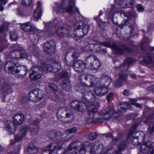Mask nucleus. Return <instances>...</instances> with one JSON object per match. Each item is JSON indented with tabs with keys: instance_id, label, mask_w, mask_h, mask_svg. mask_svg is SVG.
Masks as SVG:
<instances>
[{
	"instance_id": "nucleus-1",
	"label": "nucleus",
	"mask_w": 154,
	"mask_h": 154,
	"mask_svg": "<svg viewBox=\"0 0 154 154\" xmlns=\"http://www.w3.org/2000/svg\"><path fill=\"white\" fill-rule=\"evenodd\" d=\"M60 24L57 19H54L53 23L48 22L45 25L47 28L46 33L51 35L56 33L57 35L60 38H66L70 35L73 26L72 21H69L63 26L59 27L56 29L57 24Z\"/></svg>"
},
{
	"instance_id": "nucleus-2",
	"label": "nucleus",
	"mask_w": 154,
	"mask_h": 154,
	"mask_svg": "<svg viewBox=\"0 0 154 154\" xmlns=\"http://www.w3.org/2000/svg\"><path fill=\"white\" fill-rule=\"evenodd\" d=\"M54 10L56 14L61 13L63 11L69 14L79 13V9L75 6L74 0H63L61 5L54 7Z\"/></svg>"
},
{
	"instance_id": "nucleus-3",
	"label": "nucleus",
	"mask_w": 154,
	"mask_h": 154,
	"mask_svg": "<svg viewBox=\"0 0 154 154\" xmlns=\"http://www.w3.org/2000/svg\"><path fill=\"white\" fill-rule=\"evenodd\" d=\"M102 45L103 46L111 48L112 50L116 52L119 54H122L124 51L131 52V50L129 47H128L125 45H123L121 46H116L115 44H112L110 42H100L97 40L93 41L92 43H89L90 50H92L94 49V47L98 45Z\"/></svg>"
},
{
	"instance_id": "nucleus-4",
	"label": "nucleus",
	"mask_w": 154,
	"mask_h": 154,
	"mask_svg": "<svg viewBox=\"0 0 154 154\" xmlns=\"http://www.w3.org/2000/svg\"><path fill=\"white\" fill-rule=\"evenodd\" d=\"M39 127L38 124H35L30 126H24L20 130L18 134L15 135V139L11 141L10 144L13 145L16 142L21 141L26 135L27 131L31 132L32 134H36L38 132Z\"/></svg>"
},
{
	"instance_id": "nucleus-5",
	"label": "nucleus",
	"mask_w": 154,
	"mask_h": 154,
	"mask_svg": "<svg viewBox=\"0 0 154 154\" xmlns=\"http://www.w3.org/2000/svg\"><path fill=\"white\" fill-rule=\"evenodd\" d=\"M76 91L82 94V97L88 102L94 100L95 96L90 89L87 85L84 84H78L75 87Z\"/></svg>"
},
{
	"instance_id": "nucleus-6",
	"label": "nucleus",
	"mask_w": 154,
	"mask_h": 154,
	"mask_svg": "<svg viewBox=\"0 0 154 154\" xmlns=\"http://www.w3.org/2000/svg\"><path fill=\"white\" fill-rule=\"evenodd\" d=\"M138 126V125L136 123L133 125L131 127L130 131L127 137V140H130L131 143H133L134 145H138L140 143V138L139 137V134H140V137H142L143 140L144 139L145 136L143 132H139L137 133L136 136V137L134 136V134L135 133V130Z\"/></svg>"
},
{
	"instance_id": "nucleus-7",
	"label": "nucleus",
	"mask_w": 154,
	"mask_h": 154,
	"mask_svg": "<svg viewBox=\"0 0 154 154\" xmlns=\"http://www.w3.org/2000/svg\"><path fill=\"white\" fill-rule=\"evenodd\" d=\"M8 31V28L7 24L3 23L0 27V52L8 45L6 38V35Z\"/></svg>"
},
{
	"instance_id": "nucleus-8",
	"label": "nucleus",
	"mask_w": 154,
	"mask_h": 154,
	"mask_svg": "<svg viewBox=\"0 0 154 154\" xmlns=\"http://www.w3.org/2000/svg\"><path fill=\"white\" fill-rule=\"evenodd\" d=\"M45 66L41 67L38 66H33L30 69L29 71L30 78L33 80H37L40 78L42 76L43 72H46L44 71V69Z\"/></svg>"
},
{
	"instance_id": "nucleus-9",
	"label": "nucleus",
	"mask_w": 154,
	"mask_h": 154,
	"mask_svg": "<svg viewBox=\"0 0 154 154\" xmlns=\"http://www.w3.org/2000/svg\"><path fill=\"white\" fill-rule=\"evenodd\" d=\"M44 96V93L41 89L36 88L31 91L29 94L30 100L35 102L42 100Z\"/></svg>"
},
{
	"instance_id": "nucleus-10",
	"label": "nucleus",
	"mask_w": 154,
	"mask_h": 154,
	"mask_svg": "<svg viewBox=\"0 0 154 154\" xmlns=\"http://www.w3.org/2000/svg\"><path fill=\"white\" fill-rule=\"evenodd\" d=\"M85 63L86 67L92 70L97 69L100 66V61L95 60L94 56L92 55H89L87 57Z\"/></svg>"
},
{
	"instance_id": "nucleus-11",
	"label": "nucleus",
	"mask_w": 154,
	"mask_h": 154,
	"mask_svg": "<svg viewBox=\"0 0 154 154\" xmlns=\"http://www.w3.org/2000/svg\"><path fill=\"white\" fill-rule=\"evenodd\" d=\"M50 60H48L46 63H42V67L45 66V68L44 69V71L45 72L53 71L54 72H58L60 69L61 66L60 63H53V65L51 66Z\"/></svg>"
},
{
	"instance_id": "nucleus-12",
	"label": "nucleus",
	"mask_w": 154,
	"mask_h": 154,
	"mask_svg": "<svg viewBox=\"0 0 154 154\" xmlns=\"http://www.w3.org/2000/svg\"><path fill=\"white\" fill-rule=\"evenodd\" d=\"M125 17H126L127 20L125 21V24L128 25L131 29H133L135 25V18L137 15L135 12L131 11L127 14H124Z\"/></svg>"
},
{
	"instance_id": "nucleus-13",
	"label": "nucleus",
	"mask_w": 154,
	"mask_h": 154,
	"mask_svg": "<svg viewBox=\"0 0 154 154\" xmlns=\"http://www.w3.org/2000/svg\"><path fill=\"white\" fill-rule=\"evenodd\" d=\"M44 49L46 54H53L56 49V42L54 40L47 41L44 44Z\"/></svg>"
},
{
	"instance_id": "nucleus-14",
	"label": "nucleus",
	"mask_w": 154,
	"mask_h": 154,
	"mask_svg": "<svg viewBox=\"0 0 154 154\" xmlns=\"http://www.w3.org/2000/svg\"><path fill=\"white\" fill-rule=\"evenodd\" d=\"M14 52H12L13 57L15 59H22L26 58L28 57V55L25 51L20 52L22 50V48L18 45L14 46Z\"/></svg>"
},
{
	"instance_id": "nucleus-15",
	"label": "nucleus",
	"mask_w": 154,
	"mask_h": 154,
	"mask_svg": "<svg viewBox=\"0 0 154 154\" xmlns=\"http://www.w3.org/2000/svg\"><path fill=\"white\" fill-rule=\"evenodd\" d=\"M86 103V106L84 107H86L88 110V115L91 114L92 116L89 117L88 119V122L90 123L94 122V113L97 112L98 111V108L97 107L94 105H90V103L88 102L85 103Z\"/></svg>"
},
{
	"instance_id": "nucleus-16",
	"label": "nucleus",
	"mask_w": 154,
	"mask_h": 154,
	"mask_svg": "<svg viewBox=\"0 0 154 154\" xmlns=\"http://www.w3.org/2000/svg\"><path fill=\"white\" fill-rule=\"evenodd\" d=\"M87 148H89V152L92 153H97V151H101L103 149V144L100 141H97L91 143Z\"/></svg>"
},
{
	"instance_id": "nucleus-17",
	"label": "nucleus",
	"mask_w": 154,
	"mask_h": 154,
	"mask_svg": "<svg viewBox=\"0 0 154 154\" xmlns=\"http://www.w3.org/2000/svg\"><path fill=\"white\" fill-rule=\"evenodd\" d=\"M18 67L15 65L14 63L11 61H9L6 64L4 69L7 70L8 69V72L10 73L15 74L19 72L20 70L18 69Z\"/></svg>"
},
{
	"instance_id": "nucleus-18",
	"label": "nucleus",
	"mask_w": 154,
	"mask_h": 154,
	"mask_svg": "<svg viewBox=\"0 0 154 154\" xmlns=\"http://www.w3.org/2000/svg\"><path fill=\"white\" fill-rule=\"evenodd\" d=\"M73 28L75 30H78L81 28L82 29L83 33L84 35H85L88 32L90 26L88 24L84 23L82 21H80L74 24Z\"/></svg>"
},
{
	"instance_id": "nucleus-19",
	"label": "nucleus",
	"mask_w": 154,
	"mask_h": 154,
	"mask_svg": "<svg viewBox=\"0 0 154 154\" xmlns=\"http://www.w3.org/2000/svg\"><path fill=\"white\" fill-rule=\"evenodd\" d=\"M72 113L69 111H66L65 108H62L59 109L57 112V116L58 119L62 121V119L64 118H69L70 117Z\"/></svg>"
},
{
	"instance_id": "nucleus-20",
	"label": "nucleus",
	"mask_w": 154,
	"mask_h": 154,
	"mask_svg": "<svg viewBox=\"0 0 154 154\" xmlns=\"http://www.w3.org/2000/svg\"><path fill=\"white\" fill-rule=\"evenodd\" d=\"M86 64L82 61L79 60L75 61L73 64V67L75 71L80 72H83L86 67Z\"/></svg>"
},
{
	"instance_id": "nucleus-21",
	"label": "nucleus",
	"mask_w": 154,
	"mask_h": 154,
	"mask_svg": "<svg viewBox=\"0 0 154 154\" xmlns=\"http://www.w3.org/2000/svg\"><path fill=\"white\" fill-rule=\"evenodd\" d=\"M86 103L83 101L79 102L78 101H74L71 102L70 106L71 108L75 110L82 111L84 110V106H86Z\"/></svg>"
},
{
	"instance_id": "nucleus-22",
	"label": "nucleus",
	"mask_w": 154,
	"mask_h": 154,
	"mask_svg": "<svg viewBox=\"0 0 154 154\" xmlns=\"http://www.w3.org/2000/svg\"><path fill=\"white\" fill-rule=\"evenodd\" d=\"M140 149L143 153L148 154L151 150L154 149V142L151 143L149 141H147L141 146Z\"/></svg>"
},
{
	"instance_id": "nucleus-23",
	"label": "nucleus",
	"mask_w": 154,
	"mask_h": 154,
	"mask_svg": "<svg viewBox=\"0 0 154 154\" xmlns=\"http://www.w3.org/2000/svg\"><path fill=\"white\" fill-rule=\"evenodd\" d=\"M72 144V147L74 150L78 149L79 152L81 150L87 148L91 144V142L89 141H86L84 143L83 146L82 145V143L79 141H77L73 143H71Z\"/></svg>"
},
{
	"instance_id": "nucleus-24",
	"label": "nucleus",
	"mask_w": 154,
	"mask_h": 154,
	"mask_svg": "<svg viewBox=\"0 0 154 154\" xmlns=\"http://www.w3.org/2000/svg\"><path fill=\"white\" fill-rule=\"evenodd\" d=\"M116 4L122 8H131L132 6L133 0H115Z\"/></svg>"
},
{
	"instance_id": "nucleus-25",
	"label": "nucleus",
	"mask_w": 154,
	"mask_h": 154,
	"mask_svg": "<svg viewBox=\"0 0 154 154\" xmlns=\"http://www.w3.org/2000/svg\"><path fill=\"white\" fill-rule=\"evenodd\" d=\"M94 91L96 94L100 96H102L106 94L108 91L107 87L105 86H97L94 88Z\"/></svg>"
},
{
	"instance_id": "nucleus-26",
	"label": "nucleus",
	"mask_w": 154,
	"mask_h": 154,
	"mask_svg": "<svg viewBox=\"0 0 154 154\" xmlns=\"http://www.w3.org/2000/svg\"><path fill=\"white\" fill-rule=\"evenodd\" d=\"M22 29L26 32L32 31L35 29L34 24L31 22H28L21 24Z\"/></svg>"
},
{
	"instance_id": "nucleus-27",
	"label": "nucleus",
	"mask_w": 154,
	"mask_h": 154,
	"mask_svg": "<svg viewBox=\"0 0 154 154\" xmlns=\"http://www.w3.org/2000/svg\"><path fill=\"white\" fill-rule=\"evenodd\" d=\"M47 136L50 139L56 141V143L58 142L59 141H61L63 139L61 137L57 134L56 132L54 130H51L48 133Z\"/></svg>"
},
{
	"instance_id": "nucleus-28",
	"label": "nucleus",
	"mask_w": 154,
	"mask_h": 154,
	"mask_svg": "<svg viewBox=\"0 0 154 154\" xmlns=\"http://www.w3.org/2000/svg\"><path fill=\"white\" fill-rule=\"evenodd\" d=\"M56 147L55 143H50L45 149L42 154H51L55 151Z\"/></svg>"
},
{
	"instance_id": "nucleus-29",
	"label": "nucleus",
	"mask_w": 154,
	"mask_h": 154,
	"mask_svg": "<svg viewBox=\"0 0 154 154\" xmlns=\"http://www.w3.org/2000/svg\"><path fill=\"white\" fill-rule=\"evenodd\" d=\"M29 49L34 55H35L38 52V48L35 42L29 41L28 43Z\"/></svg>"
},
{
	"instance_id": "nucleus-30",
	"label": "nucleus",
	"mask_w": 154,
	"mask_h": 154,
	"mask_svg": "<svg viewBox=\"0 0 154 154\" xmlns=\"http://www.w3.org/2000/svg\"><path fill=\"white\" fill-rule=\"evenodd\" d=\"M62 89L66 91H69L71 88L70 81L68 79L63 80L61 85Z\"/></svg>"
},
{
	"instance_id": "nucleus-31",
	"label": "nucleus",
	"mask_w": 154,
	"mask_h": 154,
	"mask_svg": "<svg viewBox=\"0 0 154 154\" xmlns=\"http://www.w3.org/2000/svg\"><path fill=\"white\" fill-rule=\"evenodd\" d=\"M128 75L125 74H120L119 79L114 82L113 84L114 86L118 87L120 85L123 81H126L128 78Z\"/></svg>"
},
{
	"instance_id": "nucleus-32",
	"label": "nucleus",
	"mask_w": 154,
	"mask_h": 154,
	"mask_svg": "<svg viewBox=\"0 0 154 154\" xmlns=\"http://www.w3.org/2000/svg\"><path fill=\"white\" fill-rule=\"evenodd\" d=\"M24 120V115L21 113L18 114L14 117V123L16 125H20L22 123Z\"/></svg>"
},
{
	"instance_id": "nucleus-33",
	"label": "nucleus",
	"mask_w": 154,
	"mask_h": 154,
	"mask_svg": "<svg viewBox=\"0 0 154 154\" xmlns=\"http://www.w3.org/2000/svg\"><path fill=\"white\" fill-rule=\"evenodd\" d=\"M41 3L40 2H38L37 7L34 12V16L36 19L39 18L41 15Z\"/></svg>"
},
{
	"instance_id": "nucleus-34",
	"label": "nucleus",
	"mask_w": 154,
	"mask_h": 154,
	"mask_svg": "<svg viewBox=\"0 0 154 154\" xmlns=\"http://www.w3.org/2000/svg\"><path fill=\"white\" fill-rule=\"evenodd\" d=\"M64 143L63 140L61 141H59L58 142L55 143L56 144V148L55 149V150H57L56 153L57 154H63L64 151L61 145Z\"/></svg>"
},
{
	"instance_id": "nucleus-35",
	"label": "nucleus",
	"mask_w": 154,
	"mask_h": 154,
	"mask_svg": "<svg viewBox=\"0 0 154 154\" xmlns=\"http://www.w3.org/2000/svg\"><path fill=\"white\" fill-rule=\"evenodd\" d=\"M39 151V148L33 144L29 146L27 148V152L29 154H37Z\"/></svg>"
},
{
	"instance_id": "nucleus-36",
	"label": "nucleus",
	"mask_w": 154,
	"mask_h": 154,
	"mask_svg": "<svg viewBox=\"0 0 154 154\" xmlns=\"http://www.w3.org/2000/svg\"><path fill=\"white\" fill-rule=\"evenodd\" d=\"M11 122L8 120L6 121L5 123V130L10 134L14 133V128L11 125Z\"/></svg>"
},
{
	"instance_id": "nucleus-37",
	"label": "nucleus",
	"mask_w": 154,
	"mask_h": 154,
	"mask_svg": "<svg viewBox=\"0 0 154 154\" xmlns=\"http://www.w3.org/2000/svg\"><path fill=\"white\" fill-rule=\"evenodd\" d=\"M72 144H70L68 146L67 149L65 150L63 154H76L79 152L78 149L74 150L72 147Z\"/></svg>"
},
{
	"instance_id": "nucleus-38",
	"label": "nucleus",
	"mask_w": 154,
	"mask_h": 154,
	"mask_svg": "<svg viewBox=\"0 0 154 154\" xmlns=\"http://www.w3.org/2000/svg\"><path fill=\"white\" fill-rule=\"evenodd\" d=\"M99 16L97 17H95L94 19L97 21V23H99L100 27L101 29L103 30H105L106 29V23L105 22H103L101 20H98Z\"/></svg>"
},
{
	"instance_id": "nucleus-39",
	"label": "nucleus",
	"mask_w": 154,
	"mask_h": 154,
	"mask_svg": "<svg viewBox=\"0 0 154 154\" xmlns=\"http://www.w3.org/2000/svg\"><path fill=\"white\" fill-rule=\"evenodd\" d=\"M114 110L113 109H111L103 116V119L105 120L109 119L114 114Z\"/></svg>"
},
{
	"instance_id": "nucleus-40",
	"label": "nucleus",
	"mask_w": 154,
	"mask_h": 154,
	"mask_svg": "<svg viewBox=\"0 0 154 154\" xmlns=\"http://www.w3.org/2000/svg\"><path fill=\"white\" fill-rule=\"evenodd\" d=\"M88 79H91V86H93L94 85L97 84L96 81L98 80L97 78L95 79L94 76H91L89 75L85 76V80H87Z\"/></svg>"
},
{
	"instance_id": "nucleus-41",
	"label": "nucleus",
	"mask_w": 154,
	"mask_h": 154,
	"mask_svg": "<svg viewBox=\"0 0 154 154\" xmlns=\"http://www.w3.org/2000/svg\"><path fill=\"white\" fill-rule=\"evenodd\" d=\"M152 55H150V54L147 53L143 59L144 62L148 64L150 63L152 60Z\"/></svg>"
},
{
	"instance_id": "nucleus-42",
	"label": "nucleus",
	"mask_w": 154,
	"mask_h": 154,
	"mask_svg": "<svg viewBox=\"0 0 154 154\" xmlns=\"http://www.w3.org/2000/svg\"><path fill=\"white\" fill-rule=\"evenodd\" d=\"M130 104L126 102L125 104V106L121 107L120 110L117 112V113H122V112H125L126 111L127 109H129Z\"/></svg>"
},
{
	"instance_id": "nucleus-43",
	"label": "nucleus",
	"mask_w": 154,
	"mask_h": 154,
	"mask_svg": "<svg viewBox=\"0 0 154 154\" xmlns=\"http://www.w3.org/2000/svg\"><path fill=\"white\" fill-rule=\"evenodd\" d=\"M127 147V146L125 142L123 141L119 145L118 147V150L119 151H122L126 149Z\"/></svg>"
},
{
	"instance_id": "nucleus-44",
	"label": "nucleus",
	"mask_w": 154,
	"mask_h": 154,
	"mask_svg": "<svg viewBox=\"0 0 154 154\" xmlns=\"http://www.w3.org/2000/svg\"><path fill=\"white\" fill-rule=\"evenodd\" d=\"M98 135L95 132L90 133L88 136V138L90 140H93L96 139Z\"/></svg>"
},
{
	"instance_id": "nucleus-45",
	"label": "nucleus",
	"mask_w": 154,
	"mask_h": 154,
	"mask_svg": "<svg viewBox=\"0 0 154 154\" xmlns=\"http://www.w3.org/2000/svg\"><path fill=\"white\" fill-rule=\"evenodd\" d=\"M21 3L22 5L24 7L29 6L32 3V0H22Z\"/></svg>"
},
{
	"instance_id": "nucleus-46",
	"label": "nucleus",
	"mask_w": 154,
	"mask_h": 154,
	"mask_svg": "<svg viewBox=\"0 0 154 154\" xmlns=\"http://www.w3.org/2000/svg\"><path fill=\"white\" fill-rule=\"evenodd\" d=\"M10 38L13 41L17 40V33L14 31L11 32L10 34Z\"/></svg>"
},
{
	"instance_id": "nucleus-47",
	"label": "nucleus",
	"mask_w": 154,
	"mask_h": 154,
	"mask_svg": "<svg viewBox=\"0 0 154 154\" xmlns=\"http://www.w3.org/2000/svg\"><path fill=\"white\" fill-rule=\"evenodd\" d=\"M77 130L76 127H73L71 129H68L65 131V133L66 134H69L75 132Z\"/></svg>"
},
{
	"instance_id": "nucleus-48",
	"label": "nucleus",
	"mask_w": 154,
	"mask_h": 154,
	"mask_svg": "<svg viewBox=\"0 0 154 154\" xmlns=\"http://www.w3.org/2000/svg\"><path fill=\"white\" fill-rule=\"evenodd\" d=\"M128 68V67L127 66V63H125V62L119 67V69L122 72L126 71Z\"/></svg>"
},
{
	"instance_id": "nucleus-49",
	"label": "nucleus",
	"mask_w": 154,
	"mask_h": 154,
	"mask_svg": "<svg viewBox=\"0 0 154 154\" xmlns=\"http://www.w3.org/2000/svg\"><path fill=\"white\" fill-rule=\"evenodd\" d=\"M136 62V60L134 59L129 58L127 59L125 63H127V66H128L129 65L134 64Z\"/></svg>"
},
{
	"instance_id": "nucleus-50",
	"label": "nucleus",
	"mask_w": 154,
	"mask_h": 154,
	"mask_svg": "<svg viewBox=\"0 0 154 154\" xmlns=\"http://www.w3.org/2000/svg\"><path fill=\"white\" fill-rule=\"evenodd\" d=\"M107 153L108 154H117L119 153H117L115 149L112 147L109 149L107 151Z\"/></svg>"
},
{
	"instance_id": "nucleus-51",
	"label": "nucleus",
	"mask_w": 154,
	"mask_h": 154,
	"mask_svg": "<svg viewBox=\"0 0 154 154\" xmlns=\"http://www.w3.org/2000/svg\"><path fill=\"white\" fill-rule=\"evenodd\" d=\"M147 41V38H144L143 39L140 45L141 48L143 50H144L145 49V48H144L143 46L144 45H145V44L146 45L147 44H146V43Z\"/></svg>"
},
{
	"instance_id": "nucleus-52",
	"label": "nucleus",
	"mask_w": 154,
	"mask_h": 154,
	"mask_svg": "<svg viewBox=\"0 0 154 154\" xmlns=\"http://www.w3.org/2000/svg\"><path fill=\"white\" fill-rule=\"evenodd\" d=\"M149 132L150 134L154 132V122H152L149 126Z\"/></svg>"
},
{
	"instance_id": "nucleus-53",
	"label": "nucleus",
	"mask_w": 154,
	"mask_h": 154,
	"mask_svg": "<svg viewBox=\"0 0 154 154\" xmlns=\"http://www.w3.org/2000/svg\"><path fill=\"white\" fill-rule=\"evenodd\" d=\"M10 90V88L9 86H7L3 89L2 94H4V96H5L8 94V92Z\"/></svg>"
},
{
	"instance_id": "nucleus-54",
	"label": "nucleus",
	"mask_w": 154,
	"mask_h": 154,
	"mask_svg": "<svg viewBox=\"0 0 154 154\" xmlns=\"http://www.w3.org/2000/svg\"><path fill=\"white\" fill-rule=\"evenodd\" d=\"M80 54L79 51L78 50H76L73 53V54L72 55V57L74 59L78 58Z\"/></svg>"
},
{
	"instance_id": "nucleus-55",
	"label": "nucleus",
	"mask_w": 154,
	"mask_h": 154,
	"mask_svg": "<svg viewBox=\"0 0 154 154\" xmlns=\"http://www.w3.org/2000/svg\"><path fill=\"white\" fill-rule=\"evenodd\" d=\"M136 8L138 11L139 12H143L144 10V8L141 5H137Z\"/></svg>"
},
{
	"instance_id": "nucleus-56",
	"label": "nucleus",
	"mask_w": 154,
	"mask_h": 154,
	"mask_svg": "<svg viewBox=\"0 0 154 154\" xmlns=\"http://www.w3.org/2000/svg\"><path fill=\"white\" fill-rule=\"evenodd\" d=\"M88 149V148H85L84 149H81L80 151V154H89V152H85V150Z\"/></svg>"
},
{
	"instance_id": "nucleus-57",
	"label": "nucleus",
	"mask_w": 154,
	"mask_h": 154,
	"mask_svg": "<svg viewBox=\"0 0 154 154\" xmlns=\"http://www.w3.org/2000/svg\"><path fill=\"white\" fill-rule=\"evenodd\" d=\"M110 80V79L108 76H103L100 79V81H104L105 82L106 81V82L109 81Z\"/></svg>"
},
{
	"instance_id": "nucleus-58",
	"label": "nucleus",
	"mask_w": 154,
	"mask_h": 154,
	"mask_svg": "<svg viewBox=\"0 0 154 154\" xmlns=\"http://www.w3.org/2000/svg\"><path fill=\"white\" fill-rule=\"evenodd\" d=\"M134 115L133 114H130L129 115H127V119L128 120H131L134 118Z\"/></svg>"
},
{
	"instance_id": "nucleus-59",
	"label": "nucleus",
	"mask_w": 154,
	"mask_h": 154,
	"mask_svg": "<svg viewBox=\"0 0 154 154\" xmlns=\"http://www.w3.org/2000/svg\"><path fill=\"white\" fill-rule=\"evenodd\" d=\"M49 87L53 90H55L56 88L57 87L56 85L52 83H50L49 84Z\"/></svg>"
},
{
	"instance_id": "nucleus-60",
	"label": "nucleus",
	"mask_w": 154,
	"mask_h": 154,
	"mask_svg": "<svg viewBox=\"0 0 154 154\" xmlns=\"http://www.w3.org/2000/svg\"><path fill=\"white\" fill-rule=\"evenodd\" d=\"M130 91L128 90H125L123 92V94L125 96H128L129 94Z\"/></svg>"
},
{
	"instance_id": "nucleus-61",
	"label": "nucleus",
	"mask_w": 154,
	"mask_h": 154,
	"mask_svg": "<svg viewBox=\"0 0 154 154\" xmlns=\"http://www.w3.org/2000/svg\"><path fill=\"white\" fill-rule=\"evenodd\" d=\"M114 7L115 6L114 5L112 6V9L110 13L111 15H114L115 13Z\"/></svg>"
},
{
	"instance_id": "nucleus-62",
	"label": "nucleus",
	"mask_w": 154,
	"mask_h": 154,
	"mask_svg": "<svg viewBox=\"0 0 154 154\" xmlns=\"http://www.w3.org/2000/svg\"><path fill=\"white\" fill-rule=\"evenodd\" d=\"M130 104L133 105H135L136 103L137 100L135 99H130Z\"/></svg>"
},
{
	"instance_id": "nucleus-63",
	"label": "nucleus",
	"mask_w": 154,
	"mask_h": 154,
	"mask_svg": "<svg viewBox=\"0 0 154 154\" xmlns=\"http://www.w3.org/2000/svg\"><path fill=\"white\" fill-rule=\"evenodd\" d=\"M119 139V137H114L112 138V141L114 143H117Z\"/></svg>"
},
{
	"instance_id": "nucleus-64",
	"label": "nucleus",
	"mask_w": 154,
	"mask_h": 154,
	"mask_svg": "<svg viewBox=\"0 0 154 154\" xmlns=\"http://www.w3.org/2000/svg\"><path fill=\"white\" fill-rule=\"evenodd\" d=\"M20 151V149L18 148L16 152H9L8 154H18Z\"/></svg>"
}]
</instances>
